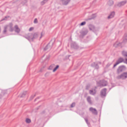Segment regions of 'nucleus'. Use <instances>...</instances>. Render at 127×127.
I'll return each instance as SVG.
<instances>
[{"label": "nucleus", "mask_w": 127, "mask_h": 127, "mask_svg": "<svg viewBox=\"0 0 127 127\" xmlns=\"http://www.w3.org/2000/svg\"><path fill=\"white\" fill-rule=\"evenodd\" d=\"M38 35L36 33H28L27 35L24 36V37L28 39L30 42L32 41L34 39L37 38Z\"/></svg>", "instance_id": "nucleus-1"}, {"label": "nucleus", "mask_w": 127, "mask_h": 127, "mask_svg": "<svg viewBox=\"0 0 127 127\" xmlns=\"http://www.w3.org/2000/svg\"><path fill=\"white\" fill-rule=\"evenodd\" d=\"M125 61H124L123 58L121 57H120L118 59L116 63L114 65L113 67H115L119 64L123 62L127 64V58H125Z\"/></svg>", "instance_id": "nucleus-2"}, {"label": "nucleus", "mask_w": 127, "mask_h": 127, "mask_svg": "<svg viewBox=\"0 0 127 127\" xmlns=\"http://www.w3.org/2000/svg\"><path fill=\"white\" fill-rule=\"evenodd\" d=\"M107 84V81L105 80H100L97 83L98 85L100 87H102L106 86Z\"/></svg>", "instance_id": "nucleus-3"}, {"label": "nucleus", "mask_w": 127, "mask_h": 127, "mask_svg": "<svg viewBox=\"0 0 127 127\" xmlns=\"http://www.w3.org/2000/svg\"><path fill=\"white\" fill-rule=\"evenodd\" d=\"M127 77V72L123 73L118 77V78L123 79H126Z\"/></svg>", "instance_id": "nucleus-4"}, {"label": "nucleus", "mask_w": 127, "mask_h": 127, "mask_svg": "<svg viewBox=\"0 0 127 127\" xmlns=\"http://www.w3.org/2000/svg\"><path fill=\"white\" fill-rule=\"evenodd\" d=\"M107 89L106 88L103 89L101 91L100 95L102 97H104L106 96V91Z\"/></svg>", "instance_id": "nucleus-5"}, {"label": "nucleus", "mask_w": 127, "mask_h": 127, "mask_svg": "<svg viewBox=\"0 0 127 127\" xmlns=\"http://www.w3.org/2000/svg\"><path fill=\"white\" fill-rule=\"evenodd\" d=\"M89 110L93 114L96 115L97 114V112L95 109L94 108L92 107H91L90 108Z\"/></svg>", "instance_id": "nucleus-6"}, {"label": "nucleus", "mask_w": 127, "mask_h": 127, "mask_svg": "<svg viewBox=\"0 0 127 127\" xmlns=\"http://www.w3.org/2000/svg\"><path fill=\"white\" fill-rule=\"evenodd\" d=\"M96 90L95 89H92L89 90V93L90 94L93 95H94L96 93Z\"/></svg>", "instance_id": "nucleus-7"}, {"label": "nucleus", "mask_w": 127, "mask_h": 127, "mask_svg": "<svg viewBox=\"0 0 127 127\" xmlns=\"http://www.w3.org/2000/svg\"><path fill=\"white\" fill-rule=\"evenodd\" d=\"M124 66H122L119 67L117 70V73H119L123 70L124 69Z\"/></svg>", "instance_id": "nucleus-8"}, {"label": "nucleus", "mask_w": 127, "mask_h": 127, "mask_svg": "<svg viewBox=\"0 0 127 127\" xmlns=\"http://www.w3.org/2000/svg\"><path fill=\"white\" fill-rule=\"evenodd\" d=\"M71 46L72 48L74 49H77L78 47L77 45L75 42L72 43L71 44Z\"/></svg>", "instance_id": "nucleus-9"}, {"label": "nucleus", "mask_w": 127, "mask_h": 127, "mask_svg": "<svg viewBox=\"0 0 127 127\" xmlns=\"http://www.w3.org/2000/svg\"><path fill=\"white\" fill-rule=\"evenodd\" d=\"M126 2V1H123L117 4V6L121 7L124 5Z\"/></svg>", "instance_id": "nucleus-10"}, {"label": "nucleus", "mask_w": 127, "mask_h": 127, "mask_svg": "<svg viewBox=\"0 0 127 127\" xmlns=\"http://www.w3.org/2000/svg\"><path fill=\"white\" fill-rule=\"evenodd\" d=\"M63 4L65 5H67L70 1V0H61Z\"/></svg>", "instance_id": "nucleus-11"}, {"label": "nucleus", "mask_w": 127, "mask_h": 127, "mask_svg": "<svg viewBox=\"0 0 127 127\" xmlns=\"http://www.w3.org/2000/svg\"><path fill=\"white\" fill-rule=\"evenodd\" d=\"M89 28L90 30L94 32L95 31V28L94 26L92 25H90L89 26Z\"/></svg>", "instance_id": "nucleus-12"}, {"label": "nucleus", "mask_w": 127, "mask_h": 127, "mask_svg": "<svg viewBox=\"0 0 127 127\" xmlns=\"http://www.w3.org/2000/svg\"><path fill=\"white\" fill-rule=\"evenodd\" d=\"M88 32V31L87 29L82 31L81 32V34L83 36L86 35Z\"/></svg>", "instance_id": "nucleus-13"}, {"label": "nucleus", "mask_w": 127, "mask_h": 127, "mask_svg": "<svg viewBox=\"0 0 127 127\" xmlns=\"http://www.w3.org/2000/svg\"><path fill=\"white\" fill-rule=\"evenodd\" d=\"M91 66L92 67H95V68L97 69L98 68V66L97 64L95 63H92L91 64Z\"/></svg>", "instance_id": "nucleus-14"}, {"label": "nucleus", "mask_w": 127, "mask_h": 127, "mask_svg": "<svg viewBox=\"0 0 127 127\" xmlns=\"http://www.w3.org/2000/svg\"><path fill=\"white\" fill-rule=\"evenodd\" d=\"M115 15V12H113L111 13L110 15L108 17V19H110L113 17Z\"/></svg>", "instance_id": "nucleus-15"}, {"label": "nucleus", "mask_w": 127, "mask_h": 127, "mask_svg": "<svg viewBox=\"0 0 127 127\" xmlns=\"http://www.w3.org/2000/svg\"><path fill=\"white\" fill-rule=\"evenodd\" d=\"M15 29V32L18 33L20 31V29L18 28V26L17 25H16L14 27Z\"/></svg>", "instance_id": "nucleus-16"}, {"label": "nucleus", "mask_w": 127, "mask_h": 127, "mask_svg": "<svg viewBox=\"0 0 127 127\" xmlns=\"http://www.w3.org/2000/svg\"><path fill=\"white\" fill-rule=\"evenodd\" d=\"M88 102L90 104H92V102L91 100V97L90 96H88L87 98Z\"/></svg>", "instance_id": "nucleus-17"}, {"label": "nucleus", "mask_w": 127, "mask_h": 127, "mask_svg": "<svg viewBox=\"0 0 127 127\" xmlns=\"http://www.w3.org/2000/svg\"><path fill=\"white\" fill-rule=\"evenodd\" d=\"M49 43L44 48V50L46 51L48 49L50 50L51 49V47L49 45Z\"/></svg>", "instance_id": "nucleus-18"}, {"label": "nucleus", "mask_w": 127, "mask_h": 127, "mask_svg": "<svg viewBox=\"0 0 127 127\" xmlns=\"http://www.w3.org/2000/svg\"><path fill=\"white\" fill-rule=\"evenodd\" d=\"M0 92L1 93V95L0 94V98H1L2 97L1 95H4L6 93V91L5 90H0Z\"/></svg>", "instance_id": "nucleus-19"}, {"label": "nucleus", "mask_w": 127, "mask_h": 127, "mask_svg": "<svg viewBox=\"0 0 127 127\" xmlns=\"http://www.w3.org/2000/svg\"><path fill=\"white\" fill-rule=\"evenodd\" d=\"M121 44V43H118V42H116L114 44V46L115 47H117L118 46H120Z\"/></svg>", "instance_id": "nucleus-20"}, {"label": "nucleus", "mask_w": 127, "mask_h": 127, "mask_svg": "<svg viewBox=\"0 0 127 127\" xmlns=\"http://www.w3.org/2000/svg\"><path fill=\"white\" fill-rule=\"evenodd\" d=\"M127 41V36L126 35L125 37L123 40V41L122 43H121V44H123V43H126Z\"/></svg>", "instance_id": "nucleus-21"}, {"label": "nucleus", "mask_w": 127, "mask_h": 127, "mask_svg": "<svg viewBox=\"0 0 127 127\" xmlns=\"http://www.w3.org/2000/svg\"><path fill=\"white\" fill-rule=\"evenodd\" d=\"M107 3L109 5L111 6L113 4V1L112 0H109L108 2Z\"/></svg>", "instance_id": "nucleus-22"}, {"label": "nucleus", "mask_w": 127, "mask_h": 127, "mask_svg": "<svg viewBox=\"0 0 127 127\" xmlns=\"http://www.w3.org/2000/svg\"><path fill=\"white\" fill-rule=\"evenodd\" d=\"M84 119L85 120L87 124L88 125V126H89L90 124V123L88 122V120L87 118H84Z\"/></svg>", "instance_id": "nucleus-23"}, {"label": "nucleus", "mask_w": 127, "mask_h": 127, "mask_svg": "<svg viewBox=\"0 0 127 127\" xmlns=\"http://www.w3.org/2000/svg\"><path fill=\"white\" fill-rule=\"evenodd\" d=\"M122 54L123 56L124 57H127V52L125 51H123L122 52Z\"/></svg>", "instance_id": "nucleus-24"}, {"label": "nucleus", "mask_w": 127, "mask_h": 127, "mask_svg": "<svg viewBox=\"0 0 127 127\" xmlns=\"http://www.w3.org/2000/svg\"><path fill=\"white\" fill-rule=\"evenodd\" d=\"M55 67V65L54 64H51L49 67V69L50 70H52L53 68H54Z\"/></svg>", "instance_id": "nucleus-25"}, {"label": "nucleus", "mask_w": 127, "mask_h": 127, "mask_svg": "<svg viewBox=\"0 0 127 127\" xmlns=\"http://www.w3.org/2000/svg\"><path fill=\"white\" fill-rule=\"evenodd\" d=\"M26 91H25V92H23L21 94L20 97H24L26 95Z\"/></svg>", "instance_id": "nucleus-26"}, {"label": "nucleus", "mask_w": 127, "mask_h": 127, "mask_svg": "<svg viewBox=\"0 0 127 127\" xmlns=\"http://www.w3.org/2000/svg\"><path fill=\"white\" fill-rule=\"evenodd\" d=\"M7 26H4V30L3 31V34H5L6 33V30L8 27Z\"/></svg>", "instance_id": "nucleus-27"}, {"label": "nucleus", "mask_w": 127, "mask_h": 127, "mask_svg": "<svg viewBox=\"0 0 127 127\" xmlns=\"http://www.w3.org/2000/svg\"><path fill=\"white\" fill-rule=\"evenodd\" d=\"M12 23H10V24L9 25V26L10 29V31L11 32H12L13 31V28L12 27Z\"/></svg>", "instance_id": "nucleus-28"}, {"label": "nucleus", "mask_w": 127, "mask_h": 127, "mask_svg": "<svg viewBox=\"0 0 127 127\" xmlns=\"http://www.w3.org/2000/svg\"><path fill=\"white\" fill-rule=\"evenodd\" d=\"M48 0H43V1L41 2V4L42 5L44 4L48 1Z\"/></svg>", "instance_id": "nucleus-29"}, {"label": "nucleus", "mask_w": 127, "mask_h": 127, "mask_svg": "<svg viewBox=\"0 0 127 127\" xmlns=\"http://www.w3.org/2000/svg\"><path fill=\"white\" fill-rule=\"evenodd\" d=\"M26 122L27 123H29L31 122V120L30 119L27 118L26 120Z\"/></svg>", "instance_id": "nucleus-30"}, {"label": "nucleus", "mask_w": 127, "mask_h": 127, "mask_svg": "<svg viewBox=\"0 0 127 127\" xmlns=\"http://www.w3.org/2000/svg\"><path fill=\"white\" fill-rule=\"evenodd\" d=\"M59 66L58 65H57L55 67L54 69L53 70V72H55L56 71L57 69L59 68Z\"/></svg>", "instance_id": "nucleus-31"}, {"label": "nucleus", "mask_w": 127, "mask_h": 127, "mask_svg": "<svg viewBox=\"0 0 127 127\" xmlns=\"http://www.w3.org/2000/svg\"><path fill=\"white\" fill-rule=\"evenodd\" d=\"M9 17V16H5L4 18H3L1 20V21H2L4 20H7V19Z\"/></svg>", "instance_id": "nucleus-32"}, {"label": "nucleus", "mask_w": 127, "mask_h": 127, "mask_svg": "<svg viewBox=\"0 0 127 127\" xmlns=\"http://www.w3.org/2000/svg\"><path fill=\"white\" fill-rule=\"evenodd\" d=\"M75 102L73 103L71 105V107H74L75 105Z\"/></svg>", "instance_id": "nucleus-33"}, {"label": "nucleus", "mask_w": 127, "mask_h": 127, "mask_svg": "<svg viewBox=\"0 0 127 127\" xmlns=\"http://www.w3.org/2000/svg\"><path fill=\"white\" fill-rule=\"evenodd\" d=\"M34 23L35 24H36L38 23V21L36 18H35L34 19Z\"/></svg>", "instance_id": "nucleus-34"}, {"label": "nucleus", "mask_w": 127, "mask_h": 127, "mask_svg": "<svg viewBox=\"0 0 127 127\" xmlns=\"http://www.w3.org/2000/svg\"><path fill=\"white\" fill-rule=\"evenodd\" d=\"M96 16V14H93L92 16L91 19L94 18Z\"/></svg>", "instance_id": "nucleus-35"}, {"label": "nucleus", "mask_w": 127, "mask_h": 127, "mask_svg": "<svg viewBox=\"0 0 127 127\" xmlns=\"http://www.w3.org/2000/svg\"><path fill=\"white\" fill-rule=\"evenodd\" d=\"M44 33L43 32H41V36H40V39L42 37L44 36Z\"/></svg>", "instance_id": "nucleus-36"}, {"label": "nucleus", "mask_w": 127, "mask_h": 127, "mask_svg": "<svg viewBox=\"0 0 127 127\" xmlns=\"http://www.w3.org/2000/svg\"><path fill=\"white\" fill-rule=\"evenodd\" d=\"M85 24H86V22H85V21L81 23V24H80V25H81V26L83 25H84Z\"/></svg>", "instance_id": "nucleus-37"}, {"label": "nucleus", "mask_w": 127, "mask_h": 127, "mask_svg": "<svg viewBox=\"0 0 127 127\" xmlns=\"http://www.w3.org/2000/svg\"><path fill=\"white\" fill-rule=\"evenodd\" d=\"M50 56L49 55H48L47 57H46V60H48L49 58H50Z\"/></svg>", "instance_id": "nucleus-38"}, {"label": "nucleus", "mask_w": 127, "mask_h": 127, "mask_svg": "<svg viewBox=\"0 0 127 127\" xmlns=\"http://www.w3.org/2000/svg\"><path fill=\"white\" fill-rule=\"evenodd\" d=\"M33 29V27H31L29 29V31H31Z\"/></svg>", "instance_id": "nucleus-39"}, {"label": "nucleus", "mask_w": 127, "mask_h": 127, "mask_svg": "<svg viewBox=\"0 0 127 127\" xmlns=\"http://www.w3.org/2000/svg\"><path fill=\"white\" fill-rule=\"evenodd\" d=\"M111 65V64H108L106 65V67H108L109 66Z\"/></svg>", "instance_id": "nucleus-40"}, {"label": "nucleus", "mask_w": 127, "mask_h": 127, "mask_svg": "<svg viewBox=\"0 0 127 127\" xmlns=\"http://www.w3.org/2000/svg\"><path fill=\"white\" fill-rule=\"evenodd\" d=\"M35 96V95H32L31 97V98L32 99H33L34 97Z\"/></svg>", "instance_id": "nucleus-41"}, {"label": "nucleus", "mask_w": 127, "mask_h": 127, "mask_svg": "<svg viewBox=\"0 0 127 127\" xmlns=\"http://www.w3.org/2000/svg\"><path fill=\"white\" fill-rule=\"evenodd\" d=\"M36 98V99H35V101L36 100V99H37V98Z\"/></svg>", "instance_id": "nucleus-42"}, {"label": "nucleus", "mask_w": 127, "mask_h": 127, "mask_svg": "<svg viewBox=\"0 0 127 127\" xmlns=\"http://www.w3.org/2000/svg\"><path fill=\"white\" fill-rule=\"evenodd\" d=\"M25 0V1L26 2H27V0Z\"/></svg>", "instance_id": "nucleus-43"}, {"label": "nucleus", "mask_w": 127, "mask_h": 127, "mask_svg": "<svg viewBox=\"0 0 127 127\" xmlns=\"http://www.w3.org/2000/svg\"><path fill=\"white\" fill-rule=\"evenodd\" d=\"M100 63V64H101V63Z\"/></svg>", "instance_id": "nucleus-44"}]
</instances>
